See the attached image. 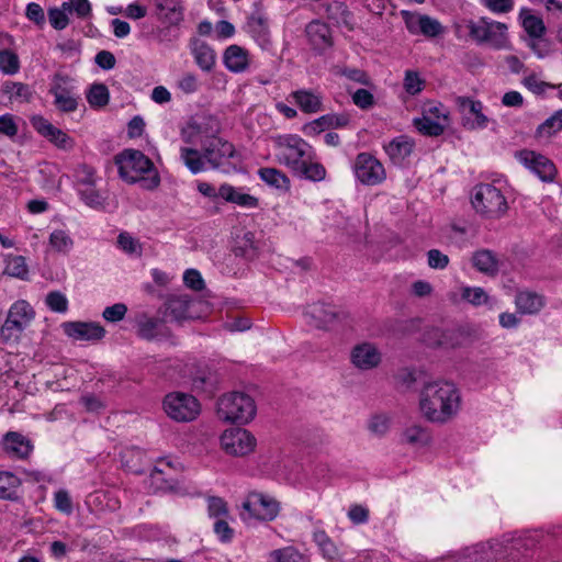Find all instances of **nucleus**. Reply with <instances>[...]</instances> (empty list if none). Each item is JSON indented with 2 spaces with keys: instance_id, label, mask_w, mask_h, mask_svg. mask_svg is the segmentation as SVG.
<instances>
[{
  "instance_id": "nucleus-3",
  "label": "nucleus",
  "mask_w": 562,
  "mask_h": 562,
  "mask_svg": "<svg viewBox=\"0 0 562 562\" xmlns=\"http://www.w3.org/2000/svg\"><path fill=\"white\" fill-rule=\"evenodd\" d=\"M115 164L119 167V173L121 178L130 183L137 182L138 180L143 179L145 173L150 172H154V175L149 178L148 188H156L160 182L159 176L155 170L153 161L139 150H124L116 156Z\"/></svg>"
},
{
  "instance_id": "nucleus-54",
  "label": "nucleus",
  "mask_w": 562,
  "mask_h": 562,
  "mask_svg": "<svg viewBox=\"0 0 562 562\" xmlns=\"http://www.w3.org/2000/svg\"><path fill=\"white\" fill-rule=\"evenodd\" d=\"M45 302L53 312L65 313L68 310V300L59 291L49 292Z\"/></svg>"
},
{
  "instance_id": "nucleus-28",
  "label": "nucleus",
  "mask_w": 562,
  "mask_h": 562,
  "mask_svg": "<svg viewBox=\"0 0 562 562\" xmlns=\"http://www.w3.org/2000/svg\"><path fill=\"white\" fill-rule=\"evenodd\" d=\"M424 341L430 347L454 348L458 346V337L452 329L432 327L424 333Z\"/></svg>"
},
{
  "instance_id": "nucleus-32",
  "label": "nucleus",
  "mask_w": 562,
  "mask_h": 562,
  "mask_svg": "<svg viewBox=\"0 0 562 562\" xmlns=\"http://www.w3.org/2000/svg\"><path fill=\"white\" fill-rule=\"evenodd\" d=\"M473 266L486 276H496L498 272V259L496 255L488 249H481L472 256Z\"/></svg>"
},
{
  "instance_id": "nucleus-52",
  "label": "nucleus",
  "mask_w": 562,
  "mask_h": 562,
  "mask_svg": "<svg viewBox=\"0 0 562 562\" xmlns=\"http://www.w3.org/2000/svg\"><path fill=\"white\" fill-rule=\"evenodd\" d=\"M461 296L472 305L479 306L487 302L488 295L482 288L465 286L462 289Z\"/></svg>"
},
{
  "instance_id": "nucleus-15",
  "label": "nucleus",
  "mask_w": 562,
  "mask_h": 562,
  "mask_svg": "<svg viewBox=\"0 0 562 562\" xmlns=\"http://www.w3.org/2000/svg\"><path fill=\"white\" fill-rule=\"evenodd\" d=\"M456 104L463 113L462 125L470 131L483 130L490 120L483 113V103L469 97H457Z\"/></svg>"
},
{
  "instance_id": "nucleus-21",
  "label": "nucleus",
  "mask_w": 562,
  "mask_h": 562,
  "mask_svg": "<svg viewBox=\"0 0 562 562\" xmlns=\"http://www.w3.org/2000/svg\"><path fill=\"white\" fill-rule=\"evenodd\" d=\"M305 34L313 49L319 53L333 46L330 29L319 20L311 21L305 27Z\"/></svg>"
},
{
  "instance_id": "nucleus-46",
  "label": "nucleus",
  "mask_w": 562,
  "mask_h": 562,
  "mask_svg": "<svg viewBox=\"0 0 562 562\" xmlns=\"http://www.w3.org/2000/svg\"><path fill=\"white\" fill-rule=\"evenodd\" d=\"M109 99V89L103 83H93L87 94V100L92 108L105 106Z\"/></svg>"
},
{
  "instance_id": "nucleus-36",
  "label": "nucleus",
  "mask_w": 562,
  "mask_h": 562,
  "mask_svg": "<svg viewBox=\"0 0 562 562\" xmlns=\"http://www.w3.org/2000/svg\"><path fill=\"white\" fill-rule=\"evenodd\" d=\"M258 175L263 182L276 189L288 190L290 188L289 178L279 169L268 167L260 168Z\"/></svg>"
},
{
  "instance_id": "nucleus-13",
  "label": "nucleus",
  "mask_w": 562,
  "mask_h": 562,
  "mask_svg": "<svg viewBox=\"0 0 562 562\" xmlns=\"http://www.w3.org/2000/svg\"><path fill=\"white\" fill-rule=\"evenodd\" d=\"M256 438L244 428H231L221 436V446L227 454L244 457L254 451Z\"/></svg>"
},
{
  "instance_id": "nucleus-50",
  "label": "nucleus",
  "mask_w": 562,
  "mask_h": 562,
  "mask_svg": "<svg viewBox=\"0 0 562 562\" xmlns=\"http://www.w3.org/2000/svg\"><path fill=\"white\" fill-rule=\"evenodd\" d=\"M522 26L527 34L532 38H540L546 33V26L541 18L529 14L524 18Z\"/></svg>"
},
{
  "instance_id": "nucleus-51",
  "label": "nucleus",
  "mask_w": 562,
  "mask_h": 562,
  "mask_svg": "<svg viewBox=\"0 0 562 562\" xmlns=\"http://www.w3.org/2000/svg\"><path fill=\"white\" fill-rule=\"evenodd\" d=\"M419 33L427 37H436L443 33V26L438 20L429 15H422L419 20Z\"/></svg>"
},
{
  "instance_id": "nucleus-64",
  "label": "nucleus",
  "mask_w": 562,
  "mask_h": 562,
  "mask_svg": "<svg viewBox=\"0 0 562 562\" xmlns=\"http://www.w3.org/2000/svg\"><path fill=\"white\" fill-rule=\"evenodd\" d=\"M390 428V418L386 415H375L369 423V429L371 432L383 436Z\"/></svg>"
},
{
  "instance_id": "nucleus-45",
  "label": "nucleus",
  "mask_w": 562,
  "mask_h": 562,
  "mask_svg": "<svg viewBox=\"0 0 562 562\" xmlns=\"http://www.w3.org/2000/svg\"><path fill=\"white\" fill-rule=\"evenodd\" d=\"M562 130V109L554 112L536 131L537 136L550 137Z\"/></svg>"
},
{
  "instance_id": "nucleus-48",
  "label": "nucleus",
  "mask_w": 562,
  "mask_h": 562,
  "mask_svg": "<svg viewBox=\"0 0 562 562\" xmlns=\"http://www.w3.org/2000/svg\"><path fill=\"white\" fill-rule=\"evenodd\" d=\"M3 92L10 94L11 99L29 101L32 97L30 87L22 82L7 81L3 83Z\"/></svg>"
},
{
  "instance_id": "nucleus-42",
  "label": "nucleus",
  "mask_w": 562,
  "mask_h": 562,
  "mask_svg": "<svg viewBox=\"0 0 562 562\" xmlns=\"http://www.w3.org/2000/svg\"><path fill=\"white\" fill-rule=\"evenodd\" d=\"M350 117L348 114H326L316 119L313 124L319 127V131L327 128H341L349 124Z\"/></svg>"
},
{
  "instance_id": "nucleus-39",
  "label": "nucleus",
  "mask_w": 562,
  "mask_h": 562,
  "mask_svg": "<svg viewBox=\"0 0 562 562\" xmlns=\"http://www.w3.org/2000/svg\"><path fill=\"white\" fill-rule=\"evenodd\" d=\"M21 480L11 472H0V499H14Z\"/></svg>"
},
{
  "instance_id": "nucleus-8",
  "label": "nucleus",
  "mask_w": 562,
  "mask_h": 562,
  "mask_svg": "<svg viewBox=\"0 0 562 562\" xmlns=\"http://www.w3.org/2000/svg\"><path fill=\"white\" fill-rule=\"evenodd\" d=\"M472 205L477 213L486 218H499L508 209L502 191L490 183H481L474 188Z\"/></svg>"
},
{
  "instance_id": "nucleus-10",
  "label": "nucleus",
  "mask_w": 562,
  "mask_h": 562,
  "mask_svg": "<svg viewBox=\"0 0 562 562\" xmlns=\"http://www.w3.org/2000/svg\"><path fill=\"white\" fill-rule=\"evenodd\" d=\"M243 509L241 517L244 520L255 518L261 521H271L278 516L280 505L268 495L252 492L243 503Z\"/></svg>"
},
{
  "instance_id": "nucleus-44",
  "label": "nucleus",
  "mask_w": 562,
  "mask_h": 562,
  "mask_svg": "<svg viewBox=\"0 0 562 562\" xmlns=\"http://www.w3.org/2000/svg\"><path fill=\"white\" fill-rule=\"evenodd\" d=\"M234 254L236 256L244 257L248 260H251L256 257V246H255V235L251 232H247L244 236L237 241L234 247Z\"/></svg>"
},
{
  "instance_id": "nucleus-59",
  "label": "nucleus",
  "mask_w": 562,
  "mask_h": 562,
  "mask_svg": "<svg viewBox=\"0 0 562 562\" xmlns=\"http://www.w3.org/2000/svg\"><path fill=\"white\" fill-rule=\"evenodd\" d=\"M47 14L49 23L55 30L61 31L68 26L69 18L63 10L56 7L49 8Z\"/></svg>"
},
{
  "instance_id": "nucleus-14",
  "label": "nucleus",
  "mask_w": 562,
  "mask_h": 562,
  "mask_svg": "<svg viewBox=\"0 0 562 562\" xmlns=\"http://www.w3.org/2000/svg\"><path fill=\"white\" fill-rule=\"evenodd\" d=\"M246 31L262 49L271 48L269 18L260 2L254 4L252 12L247 16Z\"/></svg>"
},
{
  "instance_id": "nucleus-60",
  "label": "nucleus",
  "mask_w": 562,
  "mask_h": 562,
  "mask_svg": "<svg viewBox=\"0 0 562 562\" xmlns=\"http://www.w3.org/2000/svg\"><path fill=\"white\" fill-rule=\"evenodd\" d=\"M424 80L420 79L417 72L407 70L404 78V88L407 93L414 95L423 90Z\"/></svg>"
},
{
  "instance_id": "nucleus-47",
  "label": "nucleus",
  "mask_w": 562,
  "mask_h": 562,
  "mask_svg": "<svg viewBox=\"0 0 562 562\" xmlns=\"http://www.w3.org/2000/svg\"><path fill=\"white\" fill-rule=\"evenodd\" d=\"M20 69L18 55L10 49L0 50V70L5 75H14Z\"/></svg>"
},
{
  "instance_id": "nucleus-4",
  "label": "nucleus",
  "mask_w": 562,
  "mask_h": 562,
  "mask_svg": "<svg viewBox=\"0 0 562 562\" xmlns=\"http://www.w3.org/2000/svg\"><path fill=\"white\" fill-rule=\"evenodd\" d=\"M468 29L469 36L477 44H486L497 50L510 48L505 23L481 18L477 21H470Z\"/></svg>"
},
{
  "instance_id": "nucleus-41",
  "label": "nucleus",
  "mask_w": 562,
  "mask_h": 562,
  "mask_svg": "<svg viewBox=\"0 0 562 562\" xmlns=\"http://www.w3.org/2000/svg\"><path fill=\"white\" fill-rule=\"evenodd\" d=\"M414 126L426 136H439L445 131V125L432 117L424 115L422 119L414 120Z\"/></svg>"
},
{
  "instance_id": "nucleus-11",
  "label": "nucleus",
  "mask_w": 562,
  "mask_h": 562,
  "mask_svg": "<svg viewBox=\"0 0 562 562\" xmlns=\"http://www.w3.org/2000/svg\"><path fill=\"white\" fill-rule=\"evenodd\" d=\"M356 178L366 186H376L386 178L383 165L371 154L360 153L353 162Z\"/></svg>"
},
{
  "instance_id": "nucleus-33",
  "label": "nucleus",
  "mask_w": 562,
  "mask_h": 562,
  "mask_svg": "<svg viewBox=\"0 0 562 562\" xmlns=\"http://www.w3.org/2000/svg\"><path fill=\"white\" fill-rule=\"evenodd\" d=\"M305 316L314 319V325L316 327L324 328L335 321L337 313L330 305L324 303H315L308 307Z\"/></svg>"
},
{
  "instance_id": "nucleus-9",
  "label": "nucleus",
  "mask_w": 562,
  "mask_h": 562,
  "mask_svg": "<svg viewBox=\"0 0 562 562\" xmlns=\"http://www.w3.org/2000/svg\"><path fill=\"white\" fill-rule=\"evenodd\" d=\"M164 409L170 418L186 423L199 416L201 406L193 395L170 393L164 400Z\"/></svg>"
},
{
  "instance_id": "nucleus-31",
  "label": "nucleus",
  "mask_w": 562,
  "mask_h": 562,
  "mask_svg": "<svg viewBox=\"0 0 562 562\" xmlns=\"http://www.w3.org/2000/svg\"><path fill=\"white\" fill-rule=\"evenodd\" d=\"M218 195L227 202L239 206L254 209L258 206V199L248 193L236 190L233 186L224 183L218 189Z\"/></svg>"
},
{
  "instance_id": "nucleus-56",
  "label": "nucleus",
  "mask_w": 562,
  "mask_h": 562,
  "mask_svg": "<svg viewBox=\"0 0 562 562\" xmlns=\"http://www.w3.org/2000/svg\"><path fill=\"white\" fill-rule=\"evenodd\" d=\"M79 194L82 201L90 207L100 209L103 206V198L101 194L94 189V186L86 187L85 189L79 190Z\"/></svg>"
},
{
  "instance_id": "nucleus-25",
  "label": "nucleus",
  "mask_w": 562,
  "mask_h": 562,
  "mask_svg": "<svg viewBox=\"0 0 562 562\" xmlns=\"http://www.w3.org/2000/svg\"><path fill=\"white\" fill-rule=\"evenodd\" d=\"M291 97L303 113L312 114L323 110V95L314 90H295Z\"/></svg>"
},
{
  "instance_id": "nucleus-19",
  "label": "nucleus",
  "mask_w": 562,
  "mask_h": 562,
  "mask_svg": "<svg viewBox=\"0 0 562 562\" xmlns=\"http://www.w3.org/2000/svg\"><path fill=\"white\" fill-rule=\"evenodd\" d=\"M2 449L12 459H27L34 446L32 441L18 431H8L2 438Z\"/></svg>"
},
{
  "instance_id": "nucleus-26",
  "label": "nucleus",
  "mask_w": 562,
  "mask_h": 562,
  "mask_svg": "<svg viewBox=\"0 0 562 562\" xmlns=\"http://www.w3.org/2000/svg\"><path fill=\"white\" fill-rule=\"evenodd\" d=\"M190 47L198 67L205 72L212 71L216 61L214 49L205 42L196 38L191 41Z\"/></svg>"
},
{
  "instance_id": "nucleus-43",
  "label": "nucleus",
  "mask_w": 562,
  "mask_h": 562,
  "mask_svg": "<svg viewBox=\"0 0 562 562\" xmlns=\"http://www.w3.org/2000/svg\"><path fill=\"white\" fill-rule=\"evenodd\" d=\"M269 562H306V559L294 547H285L271 551Z\"/></svg>"
},
{
  "instance_id": "nucleus-22",
  "label": "nucleus",
  "mask_w": 562,
  "mask_h": 562,
  "mask_svg": "<svg viewBox=\"0 0 562 562\" xmlns=\"http://www.w3.org/2000/svg\"><path fill=\"white\" fill-rule=\"evenodd\" d=\"M351 362L360 370H371L380 364L381 352L374 345L363 342L353 347Z\"/></svg>"
},
{
  "instance_id": "nucleus-6",
  "label": "nucleus",
  "mask_w": 562,
  "mask_h": 562,
  "mask_svg": "<svg viewBox=\"0 0 562 562\" xmlns=\"http://www.w3.org/2000/svg\"><path fill=\"white\" fill-rule=\"evenodd\" d=\"M34 317L35 312L29 302L25 300L14 302L0 328L1 340L5 344L18 342Z\"/></svg>"
},
{
  "instance_id": "nucleus-17",
  "label": "nucleus",
  "mask_w": 562,
  "mask_h": 562,
  "mask_svg": "<svg viewBox=\"0 0 562 562\" xmlns=\"http://www.w3.org/2000/svg\"><path fill=\"white\" fill-rule=\"evenodd\" d=\"M200 303L188 294H172L165 303L166 315L176 322L196 318L195 306Z\"/></svg>"
},
{
  "instance_id": "nucleus-34",
  "label": "nucleus",
  "mask_w": 562,
  "mask_h": 562,
  "mask_svg": "<svg viewBox=\"0 0 562 562\" xmlns=\"http://www.w3.org/2000/svg\"><path fill=\"white\" fill-rule=\"evenodd\" d=\"M164 322L159 318L142 316L137 321V334L140 338L151 340L162 334Z\"/></svg>"
},
{
  "instance_id": "nucleus-35",
  "label": "nucleus",
  "mask_w": 562,
  "mask_h": 562,
  "mask_svg": "<svg viewBox=\"0 0 562 562\" xmlns=\"http://www.w3.org/2000/svg\"><path fill=\"white\" fill-rule=\"evenodd\" d=\"M296 176L311 181H322L326 177V169L319 162H313L312 158H306L301 162V167L293 171Z\"/></svg>"
},
{
  "instance_id": "nucleus-62",
  "label": "nucleus",
  "mask_w": 562,
  "mask_h": 562,
  "mask_svg": "<svg viewBox=\"0 0 562 562\" xmlns=\"http://www.w3.org/2000/svg\"><path fill=\"white\" fill-rule=\"evenodd\" d=\"M127 306L123 303H116L104 308L102 316L105 321L115 323L124 318Z\"/></svg>"
},
{
  "instance_id": "nucleus-16",
  "label": "nucleus",
  "mask_w": 562,
  "mask_h": 562,
  "mask_svg": "<svg viewBox=\"0 0 562 562\" xmlns=\"http://www.w3.org/2000/svg\"><path fill=\"white\" fill-rule=\"evenodd\" d=\"M33 128L43 137L53 143L63 150H71L75 147V140L64 131L54 126L48 120L41 115L31 119Z\"/></svg>"
},
{
  "instance_id": "nucleus-53",
  "label": "nucleus",
  "mask_w": 562,
  "mask_h": 562,
  "mask_svg": "<svg viewBox=\"0 0 562 562\" xmlns=\"http://www.w3.org/2000/svg\"><path fill=\"white\" fill-rule=\"evenodd\" d=\"M229 517L214 520L213 530L222 542H231L234 538V529L229 526Z\"/></svg>"
},
{
  "instance_id": "nucleus-38",
  "label": "nucleus",
  "mask_w": 562,
  "mask_h": 562,
  "mask_svg": "<svg viewBox=\"0 0 562 562\" xmlns=\"http://www.w3.org/2000/svg\"><path fill=\"white\" fill-rule=\"evenodd\" d=\"M313 540L322 551L325 559L329 561L338 560V549L324 530H316L313 533Z\"/></svg>"
},
{
  "instance_id": "nucleus-29",
  "label": "nucleus",
  "mask_w": 562,
  "mask_h": 562,
  "mask_svg": "<svg viewBox=\"0 0 562 562\" xmlns=\"http://www.w3.org/2000/svg\"><path fill=\"white\" fill-rule=\"evenodd\" d=\"M515 304L521 314H537L544 306V297L536 292L520 291L515 297Z\"/></svg>"
},
{
  "instance_id": "nucleus-23",
  "label": "nucleus",
  "mask_w": 562,
  "mask_h": 562,
  "mask_svg": "<svg viewBox=\"0 0 562 562\" xmlns=\"http://www.w3.org/2000/svg\"><path fill=\"white\" fill-rule=\"evenodd\" d=\"M64 330L80 340H100L105 335V329L98 323L68 322L64 324Z\"/></svg>"
},
{
  "instance_id": "nucleus-2",
  "label": "nucleus",
  "mask_w": 562,
  "mask_h": 562,
  "mask_svg": "<svg viewBox=\"0 0 562 562\" xmlns=\"http://www.w3.org/2000/svg\"><path fill=\"white\" fill-rule=\"evenodd\" d=\"M461 396L453 383L434 381L424 385L419 406L425 418L431 423L445 424L460 409Z\"/></svg>"
},
{
  "instance_id": "nucleus-30",
  "label": "nucleus",
  "mask_w": 562,
  "mask_h": 562,
  "mask_svg": "<svg viewBox=\"0 0 562 562\" xmlns=\"http://www.w3.org/2000/svg\"><path fill=\"white\" fill-rule=\"evenodd\" d=\"M414 148V143L407 136H398L384 145V150L394 164H401Z\"/></svg>"
},
{
  "instance_id": "nucleus-20",
  "label": "nucleus",
  "mask_w": 562,
  "mask_h": 562,
  "mask_svg": "<svg viewBox=\"0 0 562 562\" xmlns=\"http://www.w3.org/2000/svg\"><path fill=\"white\" fill-rule=\"evenodd\" d=\"M171 462L158 461L150 473V483L156 491L177 492L178 481L173 476Z\"/></svg>"
},
{
  "instance_id": "nucleus-37",
  "label": "nucleus",
  "mask_w": 562,
  "mask_h": 562,
  "mask_svg": "<svg viewBox=\"0 0 562 562\" xmlns=\"http://www.w3.org/2000/svg\"><path fill=\"white\" fill-rule=\"evenodd\" d=\"M403 441L414 446H426L431 437L427 428L414 424L406 427L402 434Z\"/></svg>"
},
{
  "instance_id": "nucleus-24",
  "label": "nucleus",
  "mask_w": 562,
  "mask_h": 562,
  "mask_svg": "<svg viewBox=\"0 0 562 562\" xmlns=\"http://www.w3.org/2000/svg\"><path fill=\"white\" fill-rule=\"evenodd\" d=\"M522 159L542 181H552L557 169L554 164L547 157L536 154L535 151H522Z\"/></svg>"
},
{
  "instance_id": "nucleus-61",
  "label": "nucleus",
  "mask_w": 562,
  "mask_h": 562,
  "mask_svg": "<svg viewBox=\"0 0 562 562\" xmlns=\"http://www.w3.org/2000/svg\"><path fill=\"white\" fill-rule=\"evenodd\" d=\"M428 266L432 269L442 270L449 265V257L439 249H430L427 252Z\"/></svg>"
},
{
  "instance_id": "nucleus-5",
  "label": "nucleus",
  "mask_w": 562,
  "mask_h": 562,
  "mask_svg": "<svg viewBox=\"0 0 562 562\" xmlns=\"http://www.w3.org/2000/svg\"><path fill=\"white\" fill-rule=\"evenodd\" d=\"M217 415L226 422L246 424L256 415L255 401L241 392L225 394L218 400Z\"/></svg>"
},
{
  "instance_id": "nucleus-49",
  "label": "nucleus",
  "mask_w": 562,
  "mask_h": 562,
  "mask_svg": "<svg viewBox=\"0 0 562 562\" xmlns=\"http://www.w3.org/2000/svg\"><path fill=\"white\" fill-rule=\"evenodd\" d=\"M207 513L209 516L214 520L229 517L227 503L218 496H210L207 498Z\"/></svg>"
},
{
  "instance_id": "nucleus-55",
  "label": "nucleus",
  "mask_w": 562,
  "mask_h": 562,
  "mask_svg": "<svg viewBox=\"0 0 562 562\" xmlns=\"http://www.w3.org/2000/svg\"><path fill=\"white\" fill-rule=\"evenodd\" d=\"M49 243L58 251H68L72 247V239L69 235L61 231H54L49 236Z\"/></svg>"
},
{
  "instance_id": "nucleus-1",
  "label": "nucleus",
  "mask_w": 562,
  "mask_h": 562,
  "mask_svg": "<svg viewBox=\"0 0 562 562\" xmlns=\"http://www.w3.org/2000/svg\"><path fill=\"white\" fill-rule=\"evenodd\" d=\"M188 130L182 132L183 140L188 144L200 145L201 151L195 148L182 147L180 158L193 175L203 171L205 162L213 169H218L234 156L235 148L229 142L215 135L201 136V127L196 123L189 124Z\"/></svg>"
},
{
  "instance_id": "nucleus-7",
  "label": "nucleus",
  "mask_w": 562,
  "mask_h": 562,
  "mask_svg": "<svg viewBox=\"0 0 562 562\" xmlns=\"http://www.w3.org/2000/svg\"><path fill=\"white\" fill-rule=\"evenodd\" d=\"M277 153V159L280 164L286 166L292 171L301 167L306 158L311 159V146L300 136L286 134L272 137Z\"/></svg>"
},
{
  "instance_id": "nucleus-58",
  "label": "nucleus",
  "mask_w": 562,
  "mask_h": 562,
  "mask_svg": "<svg viewBox=\"0 0 562 562\" xmlns=\"http://www.w3.org/2000/svg\"><path fill=\"white\" fill-rule=\"evenodd\" d=\"M19 126L15 116L10 113L0 115V134L9 138H13L18 135Z\"/></svg>"
},
{
  "instance_id": "nucleus-12",
  "label": "nucleus",
  "mask_w": 562,
  "mask_h": 562,
  "mask_svg": "<svg viewBox=\"0 0 562 562\" xmlns=\"http://www.w3.org/2000/svg\"><path fill=\"white\" fill-rule=\"evenodd\" d=\"M49 93L54 95V104L59 111L70 113L77 110L79 97L75 87L70 85V78L67 75H54Z\"/></svg>"
},
{
  "instance_id": "nucleus-18",
  "label": "nucleus",
  "mask_w": 562,
  "mask_h": 562,
  "mask_svg": "<svg viewBox=\"0 0 562 562\" xmlns=\"http://www.w3.org/2000/svg\"><path fill=\"white\" fill-rule=\"evenodd\" d=\"M154 15L168 26L179 25L184 18V8L181 0H153Z\"/></svg>"
},
{
  "instance_id": "nucleus-57",
  "label": "nucleus",
  "mask_w": 562,
  "mask_h": 562,
  "mask_svg": "<svg viewBox=\"0 0 562 562\" xmlns=\"http://www.w3.org/2000/svg\"><path fill=\"white\" fill-rule=\"evenodd\" d=\"M77 182L81 186L89 187L95 184V169L89 165L81 164L76 169Z\"/></svg>"
},
{
  "instance_id": "nucleus-27",
  "label": "nucleus",
  "mask_w": 562,
  "mask_h": 562,
  "mask_svg": "<svg viewBox=\"0 0 562 562\" xmlns=\"http://www.w3.org/2000/svg\"><path fill=\"white\" fill-rule=\"evenodd\" d=\"M223 61L228 70L243 72L248 68L249 53L238 45H231L224 52Z\"/></svg>"
},
{
  "instance_id": "nucleus-40",
  "label": "nucleus",
  "mask_w": 562,
  "mask_h": 562,
  "mask_svg": "<svg viewBox=\"0 0 562 562\" xmlns=\"http://www.w3.org/2000/svg\"><path fill=\"white\" fill-rule=\"evenodd\" d=\"M4 273L21 280L27 279L29 268L23 256H8Z\"/></svg>"
},
{
  "instance_id": "nucleus-63",
  "label": "nucleus",
  "mask_w": 562,
  "mask_h": 562,
  "mask_svg": "<svg viewBox=\"0 0 562 562\" xmlns=\"http://www.w3.org/2000/svg\"><path fill=\"white\" fill-rule=\"evenodd\" d=\"M352 101L358 108L368 110L373 106L374 97L367 89H358L352 93Z\"/></svg>"
}]
</instances>
